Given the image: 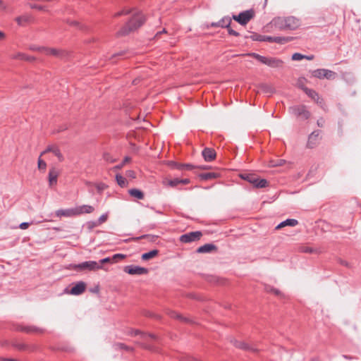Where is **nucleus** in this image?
I'll use <instances>...</instances> for the list:
<instances>
[{
    "label": "nucleus",
    "instance_id": "1",
    "mask_svg": "<svg viewBox=\"0 0 361 361\" xmlns=\"http://www.w3.org/2000/svg\"><path fill=\"white\" fill-rule=\"evenodd\" d=\"M146 21L145 15L140 11H135L132 18L118 31V36L128 35L140 27Z\"/></svg>",
    "mask_w": 361,
    "mask_h": 361
},
{
    "label": "nucleus",
    "instance_id": "2",
    "mask_svg": "<svg viewBox=\"0 0 361 361\" xmlns=\"http://www.w3.org/2000/svg\"><path fill=\"white\" fill-rule=\"evenodd\" d=\"M271 23L274 27L281 30H294L300 25L299 20L294 16L276 17Z\"/></svg>",
    "mask_w": 361,
    "mask_h": 361
},
{
    "label": "nucleus",
    "instance_id": "3",
    "mask_svg": "<svg viewBox=\"0 0 361 361\" xmlns=\"http://www.w3.org/2000/svg\"><path fill=\"white\" fill-rule=\"evenodd\" d=\"M69 268L76 271H83L87 270L90 271H97L103 269V267L97 264L96 261H86L79 264H71Z\"/></svg>",
    "mask_w": 361,
    "mask_h": 361
},
{
    "label": "nucleus",
    "instance_id": "4",
    "mask_svg": "<svg viewBox=\"0 0 361 361\" xmlns=\"http://www.w3.org/2000/svg\"><path fill=\"white\" fill-rule=\"evenodd\" d=\"M232 21V17H229L228 16L223 17L221 20H219L218 22H213L210 24V25H208L207 27H222V28H226L228 35H233L235 37L240 36V33L233 29L231 27V24Z\"/></svg>",
    "mask_w": 361,
    "mask_h": 361
},
{
    "label": "nucleus",
    "instance_id": "5",
    "mask_svg": "<svg viewBox=\"0 0 361 361\" xmlns=\"http://www.w3.org/2000/svg\"><path fill=\"white\" fill-rule=\"evenodd\" d=\"M288 111L298 118L307 120L310 116V112L307 109L305 105H295L289 107Z\"/></svg>",
    "mask_w": 361,
    "mask_h": 361
},
{
    "label": "nucleus",
    "instance_id": "6",
    "mask_svg": "<svg viewBox=\"0 0 361 361\" xmlns=\"http://www.w3.org/2000/svg\"><path fill=\"white\" fill-rule=\"evenodd\" d=\"M255 16L253 9L240 12L238 15H233L232 20L237 21L241 25H245Z\"/></svg>",
    "mask_w": 361,
    "mask_h": 361
},
{
    "label": "nucleus",
    "instance_id": "7",
    "mask_svg": "<svg viewBox=\"0 0 361 361\" xmlns=\"http://www.w3.org/2000/svg\"><path fill=\"white\" fill-rule=\"evenodd\" d=\"M310 73L312 77L319 79L326 78L328 80H334L336 76V73L335 72L325 68H318L311 71Z\"/></svg>",
    "mask_w": 361,
    "mask_h": 361
},
{
    "label": "nucleus",
    "instance_id": "8",
    "mask_svg": "<svg viewBox=\"0 0 361 361\" xmlns=\"http://www.w3.org/2000/svg\"><path fill=\"white\" fill-rule=\"evenodd\" d=\"M233 345L240 350L252 353H258L260 350L255 344H250L243 341L233 339L231 341Z\"/></svg>",
    "mask_w": 361,
    "mask_h": 361
},
{
    "label": "nucleus",
    "instance_id": "9",
    "mask_svg": "<svg viewBox=\"0 0 361 361\" xmlns=\"http://www.w3.org/2000/svg\"><path fill=\"white\" fill-rule=\"evenodd\" d=\"M202 235L201 231H192L180 235V240L184 243H191L199 240Z\"/></svg>",
    "mask_w": 361,
    "mask_h": 361
},
{
    "label": "nucleus",
    "instance_id": "10",
    "mask_svg": "<svg viewBox=\"0 0 361 361\" xmlns=\"http://www.w3.org/2000/svg\"><path fill=\"white\" fill-rule=\"evenodd\" d=\"M124 271L130 275H143L148 273V269L139 266L128 265L124 267Z\"/></svg>",
    "mask_w": 361,
    "mask_h": 361
},
{
    "label": "nucleus",
    "instance_id": "11",
    "mask_svg": "<svg viewBox=\"0 0 361 361\" xmlns=\"http://www.w3.org/2000/svg\"><path fill=\"white\" fill-rule=\"evenodd\" d=\"M321 130H317L313 131L308 137L307 147L310 149H312L317 146L319 140Z\"/></svg>",
    "mask_w": 361,
    "mask_h": 361
},
{
    "label": "nucleus",
    "instance_id": "12",
    "mask_svg": "<svg viewBox=\"0 0 361 361\" xmlns=\"http://www.w3.org/2000/svg\"><path fill=\"white\" fill-rule=\"evenodd\" d=\"M16 330L19 331H23L27 334H32V333H39L42 334L44 333V330L42 328L37 327L35 326H23V325H17L16 326Z\"/></svg>",
    "mask_w": 361,
    "mask_h": 361
},
{
    "label": "nucleus",
    "instance_id": "13",
    "mask_svg": "<svg viewBox=\"0 0 361 361\" xmlns=\"http://www.w3.org/2000/svg\"><path fill=\"white\" fill-rule=\"evenodd\" d=\"M78 211L76 210V207L68 208V209H61L56 211V216L57 217H72L78 216Z\"/></svg>",
    "mask_w": 361,
    "mask_h": 361
},
{
    "label": "nucleus",
    "instance_id": "14",
    "mask_svg": "<svg viewBox=\"0 0 361 361\" xmlns=\"http://www.w3.org/2000/svg\"><path fill=\"white\" fill-rule=\"evenodd\" d=\"M166 314L171 318L179 320L181 322L190 324L192 322V320L186 317L181 315L180 314L175 312L174 310L167 309L165 311Z\"/></svg>",
    "mask_w": 361,
    "mask_h": 361
},
{
    "label": "nucleus",
    "instance_id": "15",
    "mask_svg": "<svg viewBox=\"0 0 361 361\" xmlns=\"http://www.w3.org/2000/svg\"><path fill=\"white\" fill-rule=\"evenodd\" d=\"M263 64L276 68H281L283 65V61L275 57H266Z\"/></svg>",
    "mask_w": 361,
    "mask_h": 361
},
{
    "label": "nucleus",
    "instance_id": "16",
    "mask_svg": "<svg viewBox=\"0 0 361 361\" xmlns=\"http://www.w3.org/2000/svg\"><path fill=\"white\" fill-rule=\"evenodd\" d=\"M86 288V283L83 281H78L73 286L69 293L73 295H79L82 294Z\"/></svg>",
    "mask_w": 361,
    "mask_h": 361
},
{
    "label": "nucleus",
    "instance_id": "17",
    "mask_svg": "<svg viewBox=\"0 0 361 361\" xmlns=\"http://www.w3.org/2000/svg\"><path fill=\"white\" fill-rule=\"evenodd\" d=\"M168 165L173 169H176L180 171H182V170L191 171V170L195 169V165H192L190 164H179V163L173 161H169Z\"/></svg>",
    "mask_w": 361,
    "mask_h": 361
},
{
    "label": "nucleus",
    "instance_id": "18",
    "mask_svg": "<svg viewBox=\"0 0 361 361\" xmlns=\"http://www.w3.org/2000/svg\"><path fill=\"white\" fill-rule=\"evenodd\" d=\"M47 152H52L56 157H57L59 161H62L63 160V154H61L59 148L56 145L48 146L47 149L41 153V156Z\"/></svg>",
    "mask_w": 361,
    "mask_h": 361
},
{
    "label": "nucleus",
    "instance_id": "19",
    "mask_svg": "<svg viewBox=\"0 0 361 361\" xmlns=\"http://www.w3.org/2000/svg\"><path fill=\"white\" fill-rule=\"evenodd\" d=\"M202 155L204 161H212L216 158V154L214 149L205 147L202 152Z\"/></svg>",
    "mask_w": 361,
    "mask_h": 361
},
{
    "label": "nucleus",
    "instance_id": "20",
    "mask_svg": "<svg viewBox=\"0 0 361 361\" xmlns=\"http://www.w3.org/2000/svg\"><path fill=\"white\" fill-rule=\"evenodd\" d=\"M217 250V247L215 245L212 243H207L204 244L200 247L197 248V253H209L212 251H216Z\"/></svg>",
    "mask_w": 361,
    "mask_h": 361
},
{
    "label": "nucleus",
    "instance_id": "21",
    "mask_svg": "<svg viewBox=\"0 0 361 361\" xmlns=\"http://www.w3.org/2000/svg\"><path fill=\"white\" fill-rule=\"evenodd\" d=\"M78 211V216L82 214H90L94 212V209L91 205L83 204L82 206L75 207Z\"/></svg>",
    "mask_w": 361,
    "mask_h": 361
},
{
    "label": "nucleus",
    "instance_id": "22",
    "mask_svg": "<svg viewBox=\"0 0 361 361\" xmlns=\"http://www.w3.org/2000/svg\"><path fill=\"white\" fill-rule=\"evenodd\" d=\"M220 176V174L216 172H207L199 174V178L202 180H207L217 178Z\"/></svg>",
    "mask_w": 361,
    "mask_h": 361
},
{
    "label": "nucleus",
    "instance_id": "23",
    "mask_svg": "<svg viewBox=\"0 0 361 361\" xmlns=\"http://www.w3.org/2000/svg\"><path fill=\"white\" fill-rule=\"evenodd\" d=\"M12 58L13 59H20V60H23V61H30V62L34 61L35 60V57L32 56H28V55H27L24 53H21V52H18V53L16 54L15 55L13 56Z\"/></svg>",
    "mask_w": 361,
    "mask_h": 361
},
{
    "label": "nucleus",
    "instance_id": "24",
    "mask_svg": "<svg viewBox=\"0 0 361 361\" xmlns=\"http://www.w3.org/2000/svg\"><path fill=\"white\" fill-rule=\"evenodd\" d=\"M303 90L310 98L314 100L317 103H319L320 97L316 91L312 89H309L307 87H304Z\"/></svg>",
    "mask_w": 361,
    "mask_h": 361
},
{
    "label": "nucleus",
    "instance_id": "25",
    "mask_svg": "<svg viewBox=\"0 0 361 361\" xmlns=\"http://www.w3.org/2000/svg\"><path fill=\"white\" fill-rule=\"evenodd\" d=\"M128 193L130 196L134 197L137 200H142L145 197L143 192L137 188L130 189L128 190Z\"/></svg>",
    "mask_w": 361,
    "mask_h": 361
},
{
    "label": "nucleus",
    "instance_id": "26",
    "mask_svg": "<svg viewBox=\"0 0 361 361\" xmlns=\"http://www.w3.org/2000/svg\"><path fill=\"white\" fill-rule=\"evenodd\" d=\"M242 179L252 183L254 186L256 183L257 176L253 173H243L240 175Z\"/></svg>",
    "mask_w": 361,
    "mask_h": 361
},
{
    "label": "nucleus",
    "instance_id": "27",
    "mask_svg": "<svg viewBox=\"0 0 361 361\" xmlns=\"http://www.w3.org/2000/svg\"><path fill=\"white\" fill-rule=\"evenodd\" d=\"M44 53L47 55H51V56H57V57L61 56L62 55V51L60 49H55V48L45 47Z\"/></svg>",
    "mask_w": 361,
    "mask_h": 361
},
{
    "label": "nucleus",
    "instance_id": "28",
    "mask_svg": "<svg viewBox=\"0 0 361 361\" xmlns=\"http://www.w3.org/2000/svg\"><path fill=\"white\" fill-rule=\"evenodd\" d=\"M58 173L54 170L51 169L49 173V182L50 185L56 184L57 183Z\"/></svg>",
    "mask_w": 361,
    "mask_h": 361
},
{
    "label": "nucleus",
    "instance_id": "29",
    "mask_svg": "<svg viewBox=\"0 0 361 361\" xmlns=\"http://www.w3.org/2000/svg\"><path fill=\"white\" fill-rule=\"evenodd\" d=\"M159 253V250L157 249L150 250L148 252L143 253L141 256L142 260H148L157 256Z\"/></svg>",
    "mask_w": 361,
    "mask_h": 361
},
{
    "label": "nucleus",
    "instance_id": "30",
    "mask_svg": "<svg viewBox=\"0 0 361 361\" xmlns=\"http://www.w3.org/2000/svg\"><path fill=\"white\" fill-rule=\"evenodd\" d=\"M31 19V17L27 15H23L16 18V21L18 25L23 26L25 23H28Z\"/></svg>",
    "mask_w": 361,
    "mask_h": 361
},
{
    "label": "nucleus",
    "instance_id": "31",
    "mask_svg": "<svg viewBox=\"0 0 361 361\" xmlns=\"http://www.w3.org/2000/svg\"><path fill=\"white\" fill-rule=\"evenodd\" d=\"M116 182L118 183V185L121 187V188H124L127 185V180L123 176H121V174L118 173L116 175Z\"/></svg>",
    "mask_w": 361,
    "mask_h": 361
},
{
    "label": "nucleus",
    "instance_id": "32",
    "mask_svg": "<svg viewBox=\"0 0 361 361\" xmlns=\"http://www.w3.org/2000/svg\"><path fill=\"white\" fill-rule=\"evenodd\" d=\"M164 184L167 185L171 188H175L178 184H180V178H176L171 180H164Z\"/></svg>",
    "mask_w": 361,
    "mask_h": 361
},
{
    "label": "nucleus",
    "instance_id": "33",
    "mask_svg": "<svg viewBox=\"0 0 361 361\" xmlns=\"http://www.w3.org/2000/svg\"><path fill=\"white\" fill-rule=\"evenodd\" d=\"M298 224V220L295 219H288L285 221H282V226H295Z\"/></svg>",
    "mask_w": 361,
    "mask_h": 361
},
{
    "label": "nucleus",
    "instance_id": "34",
    "mask_svg": "<svg viewBox=\"0 0 361 361\" xmlns=\"http://www.w3.org/2000/svg\"><path fill=\"white\" fill-rule=\"evenodd\" d=\"M268 185V182L266 179L262 178L259 179L258 177L256 180V183L255 185V187L258 188H263Z\"/></svg>",
    "mask_w": 361,
    "mask_h": 361
},
{
    "label": "nucleus",
    "instance_id": "35",
    "mask_svg": "<svg viewBox=\"0 0 361 361\" xmlns=\"http://www.w3.org/2000/svg\"><path fill=\"white\" fill-rule=\"evenodd\" d=\"M246 56L253 57L254 59H257L258 61L262 63V64L264 63V61L265 58H266V56H261L259 54H257V53H255V52L247 53V54H246Z\"/></svg>",
    "mask_w": 361,
    "mask_h": 361
},
{
    "label": "nucleus",
    "instance_id": "36",
    "mask_svg": "<svg viewBox=\"0 0 361 361\" xmlns=\"http://www.w3.org/2000/svg\"><path fill=\"white\" fill-rule=\"evenodd\" d=\"M291 38L288 37H274V42L283 44L289 41Z\"/></svg>",
    "mask_w": 361,
    "mask_h": 361
},
{
    "label": "nucleus",
    "instance_id": "37",
    "mask_svg": "<svg viewBox=\"0 0 361 361\" xmlns=\"http://www.w3.org/2000/svg\"><path fill=\"white\" fill-rule=\"evenodd\" d=\"M143 314L145 317H152L157 320H160L161 319V316L160 314L153 313L150 311H145Z\"/></svg>",
    "mask_w": 361,
    "mask_h": 361
},
{
    "label": "nucleus",
    "instance_id": "38",
    "mask_svg": "<svg viewBox=\"0 0 361 361\" xmlns=\"http://www.w3.org/2000/svg\"><path fill=\"white\" fill-rule=\"evenodd\" d=\"M266 290L268 293H274V295H278V296H283V294H282L279 289L275 288L274 287H271V286L267 287Z\"/></svg>",
    "mask_w": 361,
    "mask_h": 361
},
{
    "label": "nucleus",
    "instance_id": "39",
    "mask_svg": "<svg viewBox=\"0 0 361 361\" xmlns=\"http://www.w3.org/2000/svg\"><path fill=\"white\" fill-rule=\"evenodd\" d=\"M126 257V255L118 253V254L114 255L111 257V259H112L114 263H116V262H118V261H120V260H121L123 259H125Z\"/></svg>",
    "mask_w": 361,
    "mask_h": 361
},
{
    "label": "nucleus",
    "instance_id": "40",
    "mask_svg": "<svg viewBox=\"0 0 361 361\" xmlns=\"http://www.w3.org/2000/svg\"><path fill=\"white\" fill-rule=\"evenodd\" d=\"M130 335H131V336L140 335L142 338H145L147 333L141 331L138 329H132L130 332Z\"/></svg>",
    "mask_w": 361,
    "mask_h": 361
},
{
    "label": "nucleus",
    "instance_id": "41",
    "mask_svg": "<svg viewBox=\"0 0 361 361\" xmlns=\"http://www.w3.org/2000/svg\"><path fill=\"white\" fill-rule=\"evenodd\" d=\"M143 238H147L149 241L154 242L155 240V239L157 238V236L152 235H142L140 237H137L136 239L140 240V239H143Z\"/></svg>",
    "mask_w": 361,
    "mask_h": 361
},
{
    "label": "nucleus",
    "instance_id": "42",
    "mask_svg": "<svg viewBox=\"0 0 361 361\" xmlns=\"http://www.w3.org/2000/svg\"><path fill=\"white\" fill-rule=\"evenodd\" d=\"M41 155L38 159V169L39 170L45 171L47 168V164L46 162L41 159Z\"/></svg>",
    "mask_w": 361,
    "mask_h": 361
},
{
    "label": "nucleus",
    "instance_id": "43",
    "mask_svg": "<svg viewBox=\"0 0 361 361\" xmlns=\"http://www.w3.org/2000/svg\"><path fill=\"white\" fill-rule=\"evenodd\" d=\"M103 159L110 163H113L116 161V159L111 157V154L109 152H104L103 154Z\"/></svg>",
    "mask_w": 361,
    "mask_h": 361
},
{
    "label": "nucleus",
    "instance_id": "44",
    "mask_svg": "<svg viewBox=\"0 0 361 361\" xmlns=\"http://www.w3.org/2000/svg\"><path fill=\"white\" fill-rule=\"evenodd\" d=\"M305 55H303L300 53H294L293 55H292V60L293 61H300V60H302L303 59H305Z\"/></svg>",
    "mask_w": 361,
    "mask_h": 361
},
{
    "label": "nucleus",
    "instance_id": "45",
    "mask_svg": "<svg viewBox=\"0 0 361 361\" xmlns=\"http://www.w3.org/2000/svg\"><path fill=\"white\" fill-rule=\"evenodd\" d=\"M264 35H260L255 34V35H251L250 37L253 41L264 42Z\"/></svg>",
    "mask_w": 361,
    "mask_h": 361
},
{
    "label": "nucleus",
    "instance_id": "46",
    "mask_svg": "<svg viewBox=\"0 0 361 361\" xmlns=\"http://www.w3.org/2000/svg\"><path fill=\"white\" fill-rule=\"evenodd\" d=\"M116 348L126 350L127 351L131 350V348L122 343H118L115 344Z\"/></svg>",
    "mask_w": 361,
    "mask_h": 361
},
{
    "label": "nucleus",
    "instance_id": "47",
    "mask_svg": "<svg viewBox=\"0 0 361 361\" xmlns=\"http://www.w3.org/2000/svg\"><path fill=\"white\" fill-rule=\"evenodd\" d=\"M105 263H114L111 259V257H107L103 258L97 262V264H100V266H102V267H103L102 264H104Z\"/></svg>",
    "mask_w": 361,
    "mask_h": 361
},
{
    "label": "nucleus",
    "instance_id": "48",
    "mask_svg": "<svg viewBox=\"0 0 361 361\" xmlns=\"http://www.w3.org/2000/svg\"><path fill=\"white\" fill-rule=\"evenodd\" d=\"M30 49L32 50V51H39V52H42V51L44 52L45 47H39V46H36V45H32L30 47Z\"/></svg>",
    "mask_w": 361,
    "mask_h": 361
},
{
    "label": "nucleus",
    "instance_id": "49",
    "mask_svg": "<svg viewBox=\"0 0 361 361\" xmlns=\"http://www.w3.org/2000/svg\"><path fill=\"white\" fill-rule=\"evenodd\" d=\"M130 160V157H126L123 159V161H122L120 164H118V165L116 166H115V168H116V169H121V168H122V167H123V166H124L127 162H128Z\"/></svg>",
    "mask_w": 361,
    "mask_h": 361
},
{
    "label": "nucleus",
    "instance_id": "50",
    "mask_svg": "<svg viewBox=\"0 0 361 361\" xmlns=\"http://www.w3.org/2000/svg\"><path fill=\"white\" fill-rule=\"evenodd\" d=\"M30 7L32 9H37L39 11H43L45 8L44 6L38 5V4H30Z\"/></svg>",
    "mask_w": 361,
    "mask_h": 361
},
{
    "label": "nucleus",
    "instance_id": "51",
    "mask_svg": "<svg viewBox=\"0 0 361 361\" xmlns=\"http://www.w3.org/2000/svg\"><path fill=\"white\" fill-rule=\"evenodd\" d=\"M301 252L305 253H313L315 252V250L310 247H304L301 249Z\"/></svg>",
    "mask_w": 361,
    "mask_h": 361
},
{
    "label": "nucleus",
    "instance_id": "52",
    "mask_svg": "<svg viewBox=\"0 0 361 361\" xmlns=\"http://www.w3.org/2000/svg\"><path fill=\"white\" fill-rule=\"evenodd\" d=\"M107 218H108V215L107 214H102V216H100V217L98 219V222L99 224H102L104 222H105L106 220H107Z\"/></svg>",
    "mask_w": 361,
    "mask_h": 361
},
{
    "label": "nucleus",
    "instance_id": "53",
    "mask_svg": "<svg viewBox=\"0 0 361 361\" xmlns=\"http://www.w3.org/2000/svg\"><path fill=\"white\" fill-rule=\"evenodd\" d=\"M337 262H338V263H339L341 265H343V266L346 267H350V264H349L347 261L343 260V259H341V258H338V259H337Z\"/></svg>",
    "mask_w": 361,
    "mask_h": 361
},
{
    "label": "nucleus",
    "instance_id": "54",
    "mask_svg": "<svg viewBox=\"0 0 361 361\" xmlns=\"http://www.w3.org/2000/svg\"><path fill=\"white\" fill-rule=\"evenodd\" d=\"M31 224V223H29V222H23L21 223L20 225H19V228L20 229H26L29 227V226Z\"/></svg>",
    "mask_w": 361,
    "mask_h": 361
},
{
    "label": "nucleus",
    "instance_id": "55",
    "mask_svg": "<svg viewBox=\"0 0 361 361\" xmlns=\"http://www.w3.org/2000/svg\"><path fill=\"white\" fill-rule=\"evenodd\" d=\"M18 350H24L27 349V345L24 343H18L15 345Z\"/></svg>",
    "mask_w": 361,
    "mask_h": 361
},
{
    "label": "nucleus",
    "instance_id": "56",
    "mask_svg": "<svg viewBox=\"0 0 361 361\" xmlns=\"http://www.w3.org/2000/svg\"><path fill=\"white\" fill-rule=\"evenodd\" d=\"M147 338H152L153 340H157V336L155 334H151V333H147L145 338H144V339L146 340Z\"/></svg>",
    "mask_w": 361,
    "mask_h": 361
},
{
    "label": "nucleus",
    "instance_id": "57",
    "mask_svg": "<svg viewBox=\"0 0 361 361\" xmlns=\"http://www.w3.org/2000/svg\"><path fill=\"white\" fill-rule=\"evenodd\" d=\"M264 42H274V37L264 35Z\"/></svg>",
    "mask_w": 361,
    "mask_h": 361
},
{
    "label": "nucleus",
    "instance_id": "58",
    "mask_svg": "<svg viewBox=\"0 0 361 361\" xmlns=\"http://www.w3.org/2000/svg\"><path fill=\"white\" fill-rule=\"evenodd\" d=\"M324 123V120L323 118H320L319 119L317 120V124L319 127H321V128L323 127Z\"/></svg>",
    "mask_w": 361,
    "mask_h": 361
},
{
    "label": "nucleus",
    "instance_id": "59",
    "mask_svg": "<svg viewBox=\"0 0 361 361\" xmlns=\"http://www.w3.org/2000/svg\"><path fill=\"white\" fill-rule=\"evenodd\" d=\"M190 183V180L189 178H183V179L180 178V184L181 183L183 185H187Z\"/></svg>",
    "mask_w": 361,
    "mask_h": 361
},
{
    "label": "nucleus",
    "instance_id": "60",
    "mask_svg": "<svg viewBox=\"0 0 361 361\" xmlns=\"http://www.w3.org/2000/svg\"><path fill=\"white\" fill-rule=\"evenodd\" d=\"M124 10V15H128L131 13L133 11H135V8L133 9H123Z\"/></svg>",
    "mask_w": 361,
    "mask_h": 361
},
{
    "label": "nucleus",
    "instance_id": "61",
    "mask_svg": "<svg viewBox=\"0 0 361 361\" xmlns=\"http://www.w3.org/2000/svg\"><path fill=\"white\" fill-rule=\"evenodd\" d=\"M123 54H124V51L118 52V53L114 54V55H112L111 59H114V58H115L116 56H123Z\"/></svg>",
    "mask_w": 361,
    "mask_h": 361
},
{
    "label": "nucleus",
    "instance_id": "62",
    "mask_svg": "<svg viewBox=\"0 0 361 361\" xmlns=\"http://www.w3.org/2000/svg\"><path fill=\"white\" fill-rule=\"evenodd\" d=\"M0 361H18V360L16 359H13V358H1V357H0Z\"/></svg>",
    "mask_w": 361,
    "mask_h": 361
},
{
    "label": "nucleus",
    "instance_id": "63",
    "mask_svg": "<svg viewBox=\"0 0 361 361\" xmlns=\"http://www.w3.org/2000/svg\"><path fill=\"white\" fill-rule=\"evenodd\" d=\"M124 15V10H122L121 11H118L114 14V17H119L121 16Z\"/></svg>",
    "mask_w": 361,
    "mask_h": 361
},
{
    "label": "nucleus",
    "instance_id": "64",
    "mask_svg": "<svg viewBox=\"0 0 361 361\" xmlns=\"http://www.w3.org/2000/svg\"><path fill=\"white\" fill-rule=\"evenodd\" d=\"M167 31L165 28H164L161 31H159L158 32L156 35H155V37H157L159 35L162 34V33H166Z\"/></svg>",
    "mask_w": 361,
    "mask_h": 361
}]
</instances>
